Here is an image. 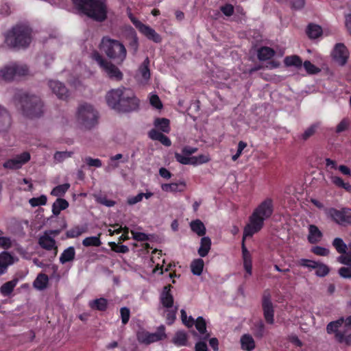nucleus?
<instances>
[{"mask_svg":"<svg viewBox=\"0 0 351 351\" xmlns=\"http://www.w3.org/2000/svg\"><path fill=\"white\" fill-rule=\"evenodd\" d=\"M108 106L114 111L128 113L139 108L140 100L134 91L123 86L109 90L106 95Z\"/></svg>","mask_w":351,"mask_h":351,"instance_id":"1","label":"nucleus"},{"mask_svg":"<svg viewBox=\"0 0 351 351\" xmlns=\"http://www.w3.org/2000/svg\"><path fill=\"white\" fill-rule=\"evenodd\" d=\"M79 10L97 22L107 19L108 6L106 0H73Z\"/></svg>","mask_w":351,"mask_h":351,"instance_id":"2","label":"nucleus"},{"mask_svg":"<svg viewBox=\"0 0 351 351\" xmlns=\"http://www.w3.org/2000/svg\"><path fill=\"white\" fill-rule=\"evenodd\" d=\"M31 42L32 31L25 25H16L5 35V43L10 49H25L29 47Z\"/></svg>","mask_w":351,"mask_h":351,"instance_id":"3","label":"nucleus"},{"mask_svg":"<svg viewBox=\"0 0 351 351\" xmlns=\"http://www.w3.org/2000/svg\"><path fill=\"white\" fill-rule=\"evenodd\" d=\"M100 47L110 59L118 64L123 63L126 58L127 50L124 45L117 40L104 37Z\"/></svg>","mask_w":351,"mask_h":351,"instance_id":"4","label":"nucleus"},{"mask_svg":"<svg viewBox=\"0 0 351 351\" xmlns=\"http://www.w3.org/2000/svg\"><path fill=\"white\" fill-rule=\"evenodd\" d=\"M23 114L29 119L41 117L45 112L42 99L34 95H24L21 97Z\"/></svg>","mask_w":351,"mask_h":351,"instance_id":"5","label":"nucleus"},{"mask_svg":"<svg viewBox=\"0 0 351 351\" xmlns=\"http://www.w3.org/2000/svg\"><path fill=\"white\" fill-rule=\"evenodd\" d=\"M98 112L88 104H84L78 107L77 121L86 129L90 130L98 123Z\"/></svg>","mask_w":351,"mask_h":351,"instance_id":"6","label":"nucleus"},{"mask_svg":"<svg viewBox=\"0 0 351 351\" xmlns=\"http://www.w3.org/2000/svg\"><path fill=\"white\" fill-rule=\"evenodd\" d=\"M29 73L28 66L19 62H11L0 69V77L3 80L10 82L17 77L25 76Z\"/></svg>","mask_w":351,"mask_h":351,"instance_id":"7","label":"nucleus"},{"mask_svg":"<svg viewBox=\"0 0 351 351\" xmlns=\"http://www.w3.org/2000/svg\"><path fill=\"white\" fill-rule=\"evenodd\" d=\"M94 60L107 73L108 77L116 80H121L123 78V73L117 66L112 62L104 59L98 52H95L93 55Z\"/></svg>","mask_w":351,"mask_h":351,"instance_id":"8","label":"nucleus"},{"mask_svg":"<svg viewBox=\"0 0 351 351\" xmlns=\"http://www.w3.org/2000/svg\"><path fill=\"white\" fill-rule=\"evenodd\" d=\"M165 330V326L161 325L158 328V330L156 332L150 333L147 331L138 332L137 339L140 343L150 344L165 339L167 337Z\"/></svg>","mask_w":351,"mask_h":351,"instance_id":"9","label":"nucleus"},{"mask_svg":"<svg viewBox=\"0 0 351 351\" xmlns=\"http://www.w3.org/2000/svg\"><path fill=\"white\" fill-rule=\"evenodd\" d=\"M264 220L263 217H260L253 213L252 215L250 217V223L244 228L243 239L247 237H252L254 234L258 232L263 226Z\"/></svg>","mask_w":351,"mask_h":351,"instance_id":"10","label":"nucleus"},{"mask_svg":"<svg viewBox=\"0 0 351 351\" xmlns=\"http://www.w3.org/2000/svg\"><path fill=\"white\" fill-rule=\"evenodd\" d=\"M262 307L266 322L269 324H273L274 323V305L271 300V295L267 292H265L263 295Z\"/></svg>","mask_w":351,"mask_h":351,"instance_id":"11","label":"nucleus"},{"mask_svg":"<svg viewBox=\"0 0 351 351\" xmlns=\"http://www.w3.org/2000/svg\"><path fill=\"white\" fill-rule=\"evenodd\" d=\"M30 160V154L27 152H24L21 154L5 161L3 167L9 169H19Z\"/></svg>","mask_w":351,"mask_h":351,"instance_id":"12","label":"nucleus"},{"mask_svg":"<svg viewBox=\"0 0 351 351\" xmlns=\"http://www.w3.org/2000/svg\"><path fill=\"white\" fill-rule=\"evenodd\" d=\"M330 215L333 220L340 225H351V209L343 208L337 210L332 208L330 210Z\"/></svg>","mask_w":351,"mask_h":351,"instance_id":"13","label":"nucleus"},{"mask_svg":"<svg viewBox=\"0 0 351 351\" xmlns=\"http://www.w3.org/2000/svg\"><path fill=\"white\" fill-rule=\"evenodd\" d=\"M132 22L135 27L149 40H152L156 43L161 42V36L153 28L138 20H132Z\"/></svg>","mask_w":351,"mask_h":351,"instance_id":"14","label":"nucleus"},{"mask_svg":"<svg viewBox=\"0 0 351 351\" xmlns=\"http://www.w3.org/2000/svg\"><path fill=\"white\" fill-rule=\"evenodd\" d=\"M48 85L51 91L58 99L66 101L69 97V92L65 85L56 80H49Z\"/></svg>","mask_w":351,"mask_h":351,"instance_id":"15","label":"nucleus"},{"mask_svg":"<svg viewBox=\"0 0 351 351\" xmlns=\"http://www.w3.org/2000/svg\"><path fill=\"white\" fill-rule=\"evenodd\" d=\"M348 55V51L343 43L336 44L332 51V57L339 64L344 65L347 62Z\"/></svg>","mask_w":351,"mask_h":351,"instance_id":"16","label":"nucleus"},{"mask_svg":"<svg viewBox=\"0 0 351 351\" xmlns=\"http://www.w3.org/2000/svg\"><path fill=\"white\" fill-rule=\"evenodd\" d=\"M256 215L263 217L265 219L269 218L273 213V204L271 199H266L254 211Z\"/></svg>","mask_w":351,"mask_h":351,"instance_id":"17","label":"nucleus"},{"mask_svg":"<svg viewBox=\"0 0 351 351\" xmlns=\"http://www.w3.org/2000/svg\"><path fill=\"white\" fill-rule=\"evenodd\" d=\"M171 285H169L164 287L160 296V300L162 306L167 308H173V297L171 293Z\"/></svg>","mask_w":351,"mask_h":351,"instance_id":"18","label":"nucleus"},{"mask_svg":"<svg viewBox=\"0 0 351 351\" xmlns=\"http://www.w3.org/2000/svg\"><path fill=\"white\" fill-rule=\"evenodd\" d=\"M38 244L42 248L47 250L55 249V255H56L57 247L56 246V241L51 236L48 235V232H45L44 234L39 237Z\"/></svg>","mask_w":351,"mask_h":351,"instance_id":"19","label":"nucleus"},{"mask_svg":"<svg viewBox=\"0 0 351 351\" xmlns=\"http://www.w3.org/2000/svg\"><path fill=\"white\" fill-rule=\"evenodd\" d=\"M15 258L9 252L4 251L0 253V276L5 274L8 267L12 265Z\"/></svg>","mask_w":351,"mask_h":351,"instance_id":"20","label":"nucleus"},{"mask_svg":"<svg viewBox=\"0 0 351 351\" xmlns=\"http://www.w3.org/2000/svg\"><path fill=\"white\" fill-rule=\"evenodd\" d=\"M186 188V183L183 180H180L178 182H173L170 184H163L161 186V189L165 192H182Z\"/></svg>","mask_w":351,"mask_h":351,"instance_id":"21","label":"nucleus"},{"mask_svg":"<svg viewBox=\"0 0 351 351\" xmlns=\"http://www.w3.org/2000/svg\"><path fill=\"white\" fill-rule=\"evenodd\" d=\"M11 124V117L8 112L0 105V132L9 128Z\"/></svg>","mask_w":351,"mask_h":351,"instance_id":"22","label":"nucleus"},{"mask_svg":"<svg viewBox=\"0 0 351 351\" xmlns=\"http://www.w3.org/2000/svg\"><path fill=\"white\" fill-rule=\"evenodd\" d=\"M148 136L151 139L154 141H158L165 146L169 147L171 144L170 139L167 136L155 129H152L149 132Z\"/></svg>","mask_w":351,"mask_h":351,"instance_id":"23","label":"nucleus"},{"mask_svg":"<svg viewBox=\"0 0 351 351\" xmlns=\"http://www.w3.org/2000/svg\"><path fill=\"white\" fill-rule=\"evenodd\" d=\"M241 347L245 351H252L255 348V341L250 334H244L240 339Z\"/></svg>","mask_w":351,"mask_h":351,"instance_id":"24","label":"nucleus"},{"mask_svg":"<svg viewBox=\"0 0 351 351\" xmlns=\"http://www.w3.org/2000/svg\"><path fill=\"white\" fill-rule=\"evenodd\" d=\"M322 237V233L315 225L308 226V241L310 243H318Z\"/></svg>","mask_w":351,"mask_h":351,"instance_id":"25","label":"nucleus"},{"mask_svg":"<svg viewBox=\"0 0 351 351\" xmlns=\"http://www.w3.org/2000/svg\"><path fill=\"white\" fill-rule=\"evenodd\" d=\"M275 54V51L269 47H261L257 51V56L261 61L270 60Z\"/></svg>","mask_w":351,"mask_h":351,"instance_id":"26","label":"nucleus"},{"mask_svg":"<svg viewBox=\"0 0 351 351\" xmlns=\"http://www.w3.org/2000/svg\"><path fill=\"white\" fill-rule=\"evenodd\" d=\"M211 243V240L208 237H203L201 239L200 246L197 251L201 257H205L208 254Z\"/></svg>","mask_w":351,"mask_h":351,"instance_id":"27","label":"nucleus"},{"mask_svg":"<svg viewBox=\"0 0 351 351\" xmlns=\"http://www.w3.org/2000/svg\"><path fill=\"white\" fill-rule=\"evenodd\" d=\"M18 282H19V279L16 278L12 279L10 281H8V282L3 284L1 285V287H0V293L3 296L10 295L12 293V291H13L14 287L16 286Z\"/></svg>","mask_w":351,"mask_h":351,"instance_id":"28","label":"nucleus"},{"mask_svg":"<svg viewBox=\"0 0 351 351\" xmlns=\"http://www.w3.org/2000/svg\"><path fill=\"white\" fill-rule=\"evenodd\" d=\"M190 227L193 232L199 237H203L206 234V227L203 222L199 219H195L190 223Z\"/></svg>","mask_w":351,"mask_h":351,"instance_id":"29","label":"nucleus"},{"mask_svg":"<svg viewBox=\"0 0 351 351\" xmlns=\"http://www.w3.org/2000/svg\"><path fill=\"white\" fill-rule=\"evenodd\" d=\"M49 282L48 276L45 274H40L34 281V287L40 291L47 288Z\"/></svg>","mask_w":351,"mask_h":351,"instance_id":"30","label":"nucleus"},{"mask_svg":"<svg viewBox=\"0 0 351 351\" xmlns=\"http://www.w3.org/2000/svg\"><path fill=\"white\" fill-rule=\"evenodd\" d=\"M75 255V248L72 246L65 249L61 254L60 257V262L62 264H64L67 262H70L74 260Z\"/></svg>","mask_w":351,"mask_h":351,"instance_id":"31","label":"nucleus"},{"mask_svg":"<svg viewBox=\"0 0 351 351\" xmlns=\"http://www.w3.org/2000/svg\"><path fill=\"white\" fill-rule=\"evenodd\" d=\"M69 207V202L62 198H58L56 201L53 204L52 212L56 216L58 215L61 210H65Z\"/></svg>","mask_w":351,"mask_h":351,"instance_id":"32","label":"nucleus"},{"mask_svg":"<svg viewBox=\"0 0 351 351\" xmlns=\"http://www.w3.org/2000/svg\"><path fill=\"white\" fill-rule=\"evenodd\" d=\"M306 32L310 38L315 39L322 35V29L318 25L311 23L308 25Z\"/></svg>","mask_w":351,"mask_h":351,"instance_id":"33","label":"nucleus"},{"mask_svg":"<svg viewBox=\"0 0 351 351\" xmlns=\"http://www.w3.org/2000/svg\"><path fill=\"white\" fill-rule=\"evenodd\" d=\"M87 226H76L66 232L67 238H76L87 232Z\"/></svg>","mask_w":351,"mask_h":351,"instance_id":"34","label":"nucleus"},{"mask_svg":"<svg viewBox=\"0 0 351 351\" xmlns=\"http://www.w3.org/2000/svg\"><path fill=\"white\" fill-rule=\"evenodd\" d=\"M89 305L93 309L104 311L107 308L108 301L104 298H100L90 301Z\"/></svg>","mask_w":351,"mask_h":351,"instance_id":"35","label":"nucleus"},{"mask_svg":"<svg viewBox=\"0 0 351 351\" xmlns=\"http://www.w3.org/2000/svg\"><path fill=\"white\" fill-rule=\"evenodd\" d=\"M204 263L202 258L195 259L191 264V272L195 276H200L202 273Z\"/></svg>","mask_w":351,"mask_h":351,"instance_id":"36","label":"nucleus"},{"mask_svg":"<svg viewBox=\"0 0 351 351\" xmlns=\"http://www.w3.org/2000/svg\"><path fill=\"white\" fill-rule=\"evenodd\" d=\"M149 60L148 58H146L143 63L141 64L138 69V71L141 75V77L145 80H148L150 78V71L149 69Z\"/></svg>","mask_w":351,"mask_h":351,"instance_id":"37","label":"nucleus"},{"mask_svg":"<svg viewBox=\"0 0 351 351\" xmlns=\"http://www.w3.org/2000/svg\"><path fill=\"white\" fill-rule=\"evenodd\" d=\"M194 324L200 334L205 335L204 339H207L209 337V334L206 333V321L202 317H198Z\"/></svg>","mask_w":351,"mask_h":351,"instance_id":"38","label":"nucleus"},{"mask_svg":"<svg viewBox=\"0 0 351 351\" xmlns=\"http://www.w3.org/2000/svg\"><path fill=\"white\" fill-rule=\"evenodd\" d=\"M154 124L163 132L169 133L170 131L169 120L166 118H157L155 119Z\"/></svg>","mask_w":351,"mask_h":351,"instance_id":"39","label":"nucleus"},{"mask_svg":"<svg viewBox=\"0 0 351 351\" xmlns=\"http://www.w3.org/2000/svg\"><path fill=\"white\" fill-rule=\"evenodd\" d=\"M284 62L287 66L301 67L302 64L301 58L298 56H287L284 60Z\"/></svg>","mask_w":351,"mask_h":351,"instance_id":"40","label":"nucleus"},{"mask_svg":"<svg viewBox=\"0 0 351 351\" xmlns=\"http://www.w3.org/2000/svg\"><path fill=\"white\" fill-rule=\"evenodd\" d=\"M332 246L338 253L342 254L346 253L348 247L342 239L339 237L335 238L332 241Z\"/></svg>","mask_w":351,"mask_h":351,"instance_id":"41","label":"nucleus"},{"mask_svg":"<svg viewBox=\"0 0 351 351\" xmlns=\"http://www.w3.org/2000/svg\"><path fill=\"white\" fill-rule=\"evenodd\" d=\"M101 244L100 241V234L97 237H89L82 241V245L85 247L95 246L99 247Z\"/></svg>","mask_w":351,"mask_h":351,"instance_id":"42","label":"nucleus"},{"mask_svg":"<svg viewBox=\"0 0 351 351\" xmlns=\"http://www.w3.org/2000/svg\"><path fill=\"white\" fill-rule=\"evenodd\" d=\"M173 343L178 346H185L187 341V337L185 332L178 331L176 333L173 340Z\"/></svg>","mask_w":351,"mask_h":351,"instance_id":"43","label":"nucleus"},{"mask_svg":"<svg viewBox=\"0 0 351 351\" xmlns=\"http://www.w3.org/2000/svg\"><path fill=\"white\" fill-rule=\"evenodd\" d=\"M331 181L335 186L342 188L348 192H351V185L348 182H345L340 177L332 176Z\"/></svg>","mask_w":351,"mask_h":351,"instance_id":"44","label":"nucleus"},{"mask_svg":"<svg viewBox=\"0 0 351 351\" xmlns=\"http://www.w3.org/2000/svg\"><path fill=\"white\" fill-rule=\"evenodd\" d=\"M70 187L69 184H63L53 188L51 192V195L56 197H61L68 191Z\"/></svg>","mask_w":351,"mask_h":351,"instance_id":"45","label":"nucleus"},{"mask_svg":"<svg viewBox=\"0 0 351 351\" xmlns=\"http://www.w3.org/2000/svg\"><path fill=\"white\" fill-rule=\"evenodd\" d=\"M73 154V152H56L53 155V159L56 163H60L63 162L66 158H71Z\"/></svg>","mask_w":351,"mask_h":351,"instance_id":"46","label":"nucleus"},{"mask_svg":"<svg viewBox=\"0 0 351 351\" xmlns=\"http://www.w3.org/2000/svg\"><path fill=\"white\" fill-rule=\"evenodd\" d=\"M265 331V324L260 320L254 324V333L256 337L262 338Z\"/></svg>","mask_w":351,"mask_h":351,"instance_id":"47","label":"nucleus"},{"mask_svg":"<svg viewBox=\"0 0 351 351\" xmlns=\"http://www.w3.org/2000/svg\"><path fill=\"white\" fill-rule=\"evenodd\" d=\"M178 311V306H174L171 308H167L166 311V319L167 324L169 325H171L176 319V313Z\"/></svg>","mask_w":351,"mask_h":351,"instance_id":"48","label":"nucleus"},{"mask_svg":"<svg viewBox=\"0 0 351 351\" xmlns=\"http://www.w3.org/2000/svg\"><path fill=\"white\" fill-rule=\"evenodd\" d=\"M319 125L317 123L313 124L309 128H308L304 133L301 135V138L304 141H306L311 136H312L316 132L318 128Z\"/></svg>","mask_w":351,"mask_h":351,"instance_id":"49","label":"nucleus"},{"mask_svg":"<svg viewBox=\"0 0 351 351\" xmlns=\"http://www.w3.org/2000/svg\"><path fill=\"white\" fill-rule=\"evenodd\" d=\"M47 200V197L45 195H42L38 197L31 198L29 200V203L32 207H36L38 206L45 205Z\"/></svg>","mask_w":351,"mask_h":351,"instance_id":"50","label":"nucleus"},{"mask_svg":"<svg viewBox=\"0 0 351 351\" xmlns=\"http://www.w3.org/2000/svg\"><path fill=\"white\" fill-rule=\"evenodd\" d=\"M109 245L112 251L117 253L125 254L129 252V248L127 245H119L114 242L109 243Z\"/></svg>","mask_w":351,"mask_h":351,"instance_id":"51","label":"nucleus"},{"mask_svg":"<svg viewBox=\"0 0 351 351\" xmlns=\"http://www.w3.org/2000/svg\"><path fill=\"white\" fill-rule=\"evenodd\" d=\"M316 275L320 277H324L326 276L329 273L328 267L323 263H320L317 262V267H316Z\"/></svg>","mask_w":351,"mask_h":351,"instance_id":"52","label":"nucleus"},{"mask_svg":"<svg viewBox=\"0 0 351 351\" xmlns=\"http://www.w3.org/2000/svg\"><path fill=\"white\" fill-rule=\"evenodd\" d=\"M210 160L208 155L201 154L197 156L192 157V162L193 165H200L203 163H206Z\"/></svg>","mask_w":351,"mask_h":351,"instance_id":"53","label":"nucleus"},{"mask_svg":"<svg viewBox=\"0 0 351 351\" xmlns=\"http://www.w3.org/2000/svg\"><path fill=\"white\" fill-rule=\"evenodd\" d=\"M84 162L88 167H95L99 168L102 166L101 160L99 158H93L88 156L84 158Z\"/></svg>","mask_w":351,"mask_h":351,"instance_id":"54","label":"nucleus"},{"mask_svg":"<svg viewBox=\"0 0 351 351\" xmlns=\"http://www.w3.org/2000/svg\"><path fill=\"white\" fill-rule=\"evenodd\" d=\"M298 264L300 266L307 267L309 269H315L316 267H317V262L305 258H302L299 260Z\"/></svg>","mask_w":351,"mask_h":351,"instance_id":"55","label":"nucleus"},{"mask_svg":"<svg viewBox=\"0 0 351 351\" xmlns=\"http://www.w3.org/2000/svg\"><path fill=\"white\" fill-rule=\"evenodd\" d=\"M304 67L309 74H315L320 71V69L313 64L310 61L306 60L304 62Z\"/></svg>","mask_w":351,"mask_h":351,"instance_id":"56","label":"nucleus"},{"mask_svg":"<svg viewBox=\"0 0 351 351\" xmlns=\"http://www.w3.org/2000/svg\"><path fill=\"white\" fill-rule=\"evenodd\" d=\"M175 158L178 162L183 165H193L192 157H187L181 154L176 153Z\"/></svg>","mask_w":351,"mask_h":351,"instance_id":"57","label":"nucleus"},{"mask_svg":"<svg viewBox=\"0 0 351 351\" xmlns=\"http://www.w3.org/2000/svg\"><path fill=\"white\" fill-rule=\"evenodd\" d=\"M121 321L123 324H126L130 317V309L127 307H122L120 310Z\"/></svg>","mask_w":351,"mask_h":351,"instance_id":"58","label":"nucleus"},{"mask_svg":"<svg viewBox=\"0 0 351 351\" xmlns=\"http://www.w3.org/2000/svg\"><path fill=\"white\" fill-rule=\"evenodd\" d=\"M132 237L134 240L138 241H146L149 240V236L143 232H137L133 230L131 231Z\"/></svg>","mask_w":351,"mask_h":351,"instance_id":"59","label":"nucleus"},{"mask_svg":"<svg viewBox=\"0 0 351 351\" xmlns=\"http://www.w3.org/2000/svg\"><path fill=\"white\" fill-rule=\"evenodd\" d=\"M312 252L319 256H328L330 253L329 250L327 248L320 247V246H315L312 248Z\"/></svg>","mask_w":351,"mask_h":351,"instance_id":"60","label":"nucleus"},{"mask_svg":"<svg viewBox=\"0 0 351 351\" xmlns=\"http://www.w3.org/2000/svg\"><path fill=\"white\" fill-rule=\"evenodd\" d=\"M339 275L343 278H351V267H342L338 270Z\"/></svg>","mask_w":351,"mask_h":351,"instance_id":"61","label":"nucleus"},{"mask_svg":"<svg viewBox=\"0 0 351 351\" xmlns=\"http://www.w3.org/2000/svg\"><path fill=\"white\" fill-rule=\"evenodd\" d=\"M150 104L152 106L157 109H160L162 107V104L160 101L159 97L157 95H152L149 99Z\"/></svg>","mask_w":351,"mask_h":351,"instance_id":"62","label":"nucleus"},{"mask_svg":"<svg viewBox=\"0 0 351 351\" xmlns=\"http://www.w3.org/2000/svg\"><path fill=\"white\" fill-rule=\"evenodd\" d=\"M221 11L227 16H230L234 13V7L231 4H226L223 6H221L220 8Z\"/></svg>","mask_w":351,"mask_h":351,"instance_id":"63","label":"nucleus"},{"mask_svg":"<svg viewBox=\"0 0 351 351\" xmlns=\"http://www.w3.org/2000/svg\"><path fill=\"white\" fill-rule=\"evenodd\" d=\"M337 260L339 263L348 265L351 266V254H348L346 256H339L337 258Z\"/></svg>","mask_w":351,"mask_h":351,"instance_id":"64","label":"nucleus"}]
</instances>
